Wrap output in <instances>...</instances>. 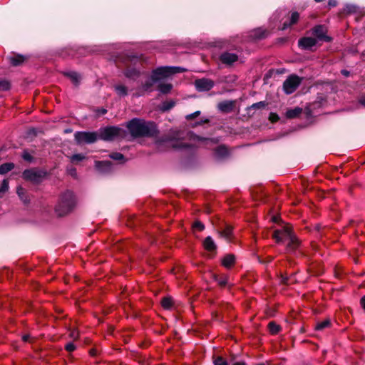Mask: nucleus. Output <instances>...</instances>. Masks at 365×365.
<instances>
[{
    "mask_svg": "<svg viewBox=\"0 0 365 365\" xmlns=\"http://www.w3.org/2000/svg\"><path fill=\"white\" fill-rule=\"evenodd\" d=\"M204 247L207 251H213L216 249V245L211 237H207L203 242Z\"/></svg>",
    "mask_w": 365,
    "mask_h": 365,
    "instance_id": "nucleus-20",
    "label": "nucleus"
},
{
    "mask_svg": "<svg viewBox=\"0 0 365 365\" xmlns=\"http://www.w3.org/2000/svg\"><path fill=\"white\" fill-rule=\"evenodd\" d=\"M9 190V182L7 180H4L0 187V193H4Z\"/></svg>",
    "mask_w": 365,
    "mask_h": 365,
    "instance_id": "nucleus-36",
    "label": "nucleus"
},
{
    "mask_svg": "<svg viewBox=\"0 0 365 365\" xmlns=\"http://www.w3.org/2000/svg\"><path fill=\"white\" fill-rule=\"evenodd\" d=\"M302 108H295L294 109L288 110L286 112V116L288 118H294L298 116L302 113Z\"/></svg>",
    "mask_w": 365,
    "mask_h": 365,
    "instance_id": "nucleus-23",
    "label": "nucleus"
},
{
    "mask_svg": "<svg viewBox=\"0 0 365 365\" xmlns=\"http://www.w3.org/2000/svg\"><path fill=\"white\" fill-rule=\"evenodd\" d=\"M65 349L67 351L72 352L76 349V346L73 342H69L66 344V345L65 346Z\"/></svg>",
    "mask_w": 365,
    "mask_h": 365,
    "instance_id": "nucleus-43",
    "label": "nucleus"
},
{
    "mask_svg": "<svg viewBox=\"0 0 365 365\" xmlns=\"http://www.w3.org/2000/svg\"><path fill=\"white\" fill-rule=\"evenodd\" d=\"M44 173L34 169L26 170L23 173V178L34 182H38L41 180Z\"/></svg>",
    "mask_w": 365,
    "mask_h": 365,
    "instance_id": "nucleus-8",
    "label": "nucleus"
},
{
    "mask_svg": "<svg viewBox=\"0 0 365 365\" xmlns=\"http://www.w3.org/2000/svg\"><path fill=\"white\" fill-rule=\"evenodd\" d=\"M359 103L365 107V97H362L359 100Z\"/></svg>",
    "mask_w": 365,
    "mask_h": 365,
    "instance_id": "nucleus-53",
    "label": "nucleus"
},
{
    "mask_svg": "<svg viewBox=\"0 0 365 365\" xmlns=\"http://www.w3.org/2000/svg\"><path fill=\"white\" fill-rule=\"evenodd\" d=\"M361 305L365 310V295L361 299Z\"/></svg>",
    "mask_w": 365,
    "mask_h": 365,
    "instance_id": "nucleus-51",
    "label": "nucleus"
},
{
    "mask_svg": "<svg viewBox=\"0 0 365 365\" xmlns=\"http://www.w3.org/2000/svg\"><path fill=\"white\" fill-rule=\"evenodd\" d=\"M169 68H171L170 69V76L174 73L183 72L185 71V69L183 68L176 67V66H169Z\"/></svg>",
    "mask_w": 365,
    "mask_h": 365,
    "instance_id": "nucleus-37",
    "label": "nucleus"
},
{
    "mask_svg": "<svg viewBox=\"0 0 365 365\" xmlns=\"http://www.w3.org/2000/svg\"><path fill=\"white\" fill-rule=\"evenodd\" d=\"M110 158L115 160H124V156L123 154L120 153H113L110 155Z\"/></svg>",
    "mask_w": 365,
    "mask_h": 365,
    "instance_id": "nucleus-38",
    "label": "nucleus"
},
{
    "mask_svg": "<svg viewBox=\"0 0 365 365\" xmlns=\"http://www.w3.org/2000/svg\"><path fill=\"white\" fill-rule=\"evenodd\" d=\"M172 88L173 86L170 83H160L158 85L159 91L164 94L168 93Z\"/></svg>",
    "mask_w": 365,
    "mask_h": 365,
    "instance_id": "nucleus-25",
    "label": "nucleus"
},
{
    "mask_svg": "<svg viewBox=\"0 0 365 365\" xmlns=\"http://www.w3.org/2000/svg\"><path fill=\"white\" fill-rule=\"evenodd\" d=\"M25 58L23 56H16L10 58V62L13 66H19L24 61Z\"/></svg>",
    "mask_w": 365,
    "mask_h": 365,
    "instance_id": "nucleus-27",
    "label": "nucleus"
},
{
    "mask_svg": "<svg viewBox=\"0 0 365 365\" xmlns=\"http://www.w3.org/2000/svg\"><path fill=\"white\" fill-rule=\"evenodd\" d=\"M220 60L223 64L230 66L238 60V56L233 53L224 52L220 56Z\"/></svg>",
    "mask_w": 365,
    "mask_h": 365,
    "instance_id": "nucleus-12",
    "label": "nucleus"
},
{
    "mask_svg": "<svg viewBox=\"0 0 365 365\" xmlns=\"http://www.w3.org/2000/svg\"><path fill=\"white\" fill-rule=\"evenodd\" d=\"M170 69L169 66H162L153 70L151 74L152 79L158 82L170 76Z\"/></svg>",
    "mask_w": 365,
    "mask_h": 365,
    "instance_id": "nucleus-7",
    "label": "nucleus"
},
{
    "mask_svg": "<svg viewBox=\"0 0 365 365\" xmlns=\"http://www.w3.org/2000/svg\"><path fill=\"white\" fill-rule=\"evenodd\" d=\"M273 237L277 242L288 241L287 249L289 251L294 250L299 246V241L292 233L291 227L284 226L280 230H277L273 234Z\"/></svg>",
    "mask_w": 365,
    "mask_h": 365,
    "instance_id": "nucleus-3",
    "label": "nucleus"
},
{
    "mask_svg": "<svg viewBox=\"0 0 365 365\" xmlns=\"http://www.w3.org/2000/svg\"><path fill=\"white\" fill-rule=\"evenodd\" d=\"M106 112H107V110H106V109H102V110H101V114H105V113H106Z\"/></svg>",
    "mask_w": 365,
    "mask_h": 365,
    "instance_id": "nucleus-56",
    "label": "nucleus"
},
{
    "mask_svg": "<svg viewBox=\"0 0 365 365\" xmlns=\"http://www.w3.org/2000/svg\"><path fill=\"white\" fill-rule=\"evenodd\" d=\"M232 365H247L245 361H237L235 362Z\"/></svg>",
    "mask_w": 365,
    "mask_h": 365,
    "instance_id": "nucleus-52",
    "label": "nucleus"
},
{
    "mask_svg": "<svg viewBox=\"0 0 365 365\" xmlns=\"http://www.w3.org/2000/svg\"><path fill=\"white\" fill-rule=\"evenodd\" d=\"M30 336L29 335H24L22 336V339L23 341H29V339Z\"/></svg>",
    "mask_w": 365,
    "mask_h": 365,
    "instance_id": "nucleus-54",
    "label": "nucleus"
},
{
    "mask_svg": "<svg viewBox=\"0 0 365 365\" xmlns=\"http://www.w3.org/2000/svg\"><path fill=\"white\" fill-rule=\"evenodd\" d=\"M115 91L117 95L122 97L128 95V88L126 86L122 84H118L114 86Z\"/></svg>",
    "mask_w": 365,
    "mask_h": 365,
    "instance_id": "nucleus-21",
    "label": "nucleus"
},
{
    "mask_svg": "<svg viewBox=\"0 0 365 365\" xmlns=\"http://www.w3.org/2000/svg\"><path fill=\"white\" fill-rule=\"evenodd\" d=\"M200 114V111H195L193 113L188 114L186 115L187 120H192Z\"/></svg>",
    "mask_w": 365,
    "mask_h": 365,
    "instance_id": "nucleus-46",
    "label": "nucleus"
},
{
    "mask_svg": "<svg viewBox=\"0 0 365 365\" xmlns=\"http://www.w3.org/2000/svg\"><path fill=\"white\" fill-rule=\"evenodd\" d=\"M17 194L24 202H26V197H24V189L23 187L20 186L17 187Z\"/></svg>",
    "mask_w": 365,
    "mask_h": 365,
    "instance_id": "nucleus-41",
    "label": "nucleus"
},
{
    "mask_svg": "<svg viewBox=\"0 0 365 365\" xmlns=\"http://www.w3.org/2000/svg\"><path fill=\"white\" fill-rule=\"evenodd\" d=\"M254 34L255 37L261 38L264 37L265 31L262 30V29H258L254 31Z\"/></svg>",
    "mask_w": 365,
    "mask_h": 365,
    "instance_id": "nucleus-39",
    "label": "nucleus"
},
{
    "mask_svg": "<svg viewBox=\"0 0 365 365\" xmlns=\"http://www.w3.org/2000/svg\"><path fill=\"white\" fill-rule=\"evenodd\" d=\"M217 108L220 110L227 113L232 110L233 103L232 101H223L218 103Z\"/></svg>",
    "mask_w": 365,
    "mask_h": 365,
    "instance_id": "nucleus-19",
    "label": "nucleus"
},
{
    "mask_svg": "<svg viewBox=\"0 0 365 365\" xmlns=\"http://www.w3.org/2000/svg\"><path fill=\"white\" fill-rule=\"evenodd\" d=\"M269 331L272 334H277L280 330V327L274 322H271L268 324Z\"/></svg>",
    "mask_w": 365,
    "mask_h": 365,
    "instance_id": "nucleus-29",
    "label": "nucleus"
},
{
    "mask_svg": "<svg viewBox=\"0 0 365 365\" xmlns=\"http://www.w3.org/2000/svg\"><path fill=\"white\" fill-rule=\"evenodd\" d=\"M215 154L218 158H223L227 155V149L225 146H219L215 150Z\"/></svg>",
    "mask_w": 365,
    "mask_h": 365,
    "instance_id": "nucleus-28",
    "label": "nucleus"
},
{
    "mask_svg": "<svg viewBox=\"0 0 365 365\" xmlns=\"http://www.w3.org/2000/svg\"><path fill=\"white\" fill-rule=\"evenodd\" d=\"M215 279L218 282V284L222 287L225 286L226 284H227L228 282L227 276H223L219 279H217V277H215Z\"/></svg>",
    "mask_w": 365,
    "mask_h": 365,
    "instance_id": "nucleus-35",
    "label": "nucleus"
},
{
    "mask_svg": "<svg viewBox=\"0 0 365 365\" xmlns=\"http://www.w3.org/2000/svg\"><path fill=\"white\" fill-rule=\"evenodd\" d=\"M10 88V83L7 81H0V91H7Z\"/></svg>",
    "mask_w": 365,
    "mask_h": 365,
    "instance_id": "nucleus-33",
    "label": "nucleus"
},
{
    "mask_svg": "<svg viewBox=\"0 0 365 365\" xmlns=\"http://www.w3.org/2000/svg\"><path fill=\"white\" fill-rule=\"evenodd\" d=\"M214 365H228L227 361L221 356H217L214 359Z\"/></svg>",
    "mask_w": 365,
    "mask_h": 365,
    "instance_id": "nucleus-34",
    "label": "nucleus"
},
{
    "mask_svg": "<svg viewBox=\"0 0 365 365\" xmlns=\"http://www.w3.org/2000/svg\"><path fill=\"white\" fill-rule=\"evenodd\" d=\"M301 83V78L295 75L288 77L283 83V89L287 94L294 93Z\"/></svg>",
    "mask_w": 365,
    "mask_h": 365,
    "instance_id": "nucleus-5",
    "label": "nucleus"
},
{
    "mask_svg": "<svg viewBox=\"0 0 365 365\" xmlns=\"http://www.w3.org/2000/svg\"><path fill=\"white\" fill-rule=\"evenodd\" d=\"M273 220H274V222H276L277 219H276V217H273Z\"/></svg>",
    "mask_w": 365,
    "mask_h": 365,
    "instance_id": "nucleus-60",
    "label": "nucleus"
},
{
    "mask_svg": "<svg viewBox=\"0 0 365 365\" xmlns=\"http://www.w3.org/2000/svg\"><path fill=\"white\" fill-rule=\"evenodd\" d=\"M172 146H173V148H177V146H176L175 144H172Z\"/></svg>",
    "mask_w": 365,
    "mask_h": 365,
    "instance_id": "nucleus-59",
    "label": "nucleus"
},
{
    "mask_svg": "<svg viewBox=\"0 0 365 365\" xmlns=\"http://www.w3.org/2000/svg\"><path fill=\"white\" fill-rule=\"evenodd\" d=\"M190 137L192 138V139L194 140H197V141H202V140H205V141H208L209 140L208 139H203L199 136H197L192 133H190Z\"/></svg>",
    "mask_w": 365,
    "mask_h": 365,
    "instance_id": "nucleus-48",
    "label": "nucleus"
},
{
    "mask_svg": "<svg viewBox=\"0 0 365 365\" xmlns=\"http://www.w3.org/2000/svg\"><path fill=\"white\" fill-rule=\"evenodd\" d=\"M68 172L69 173L73 176V177H76V170L75 168H71L68 170Z\"/></svg>",
    "mask_w": 365,
    "mask_h": 365,
    "instance_id": "nucleus-50",
    "label": "nucleus"
},
{
    "mask_svg": "<svg viewBox=\"0 0 365 365\" xmlns=\"http://www.w3.org/2000/svg\"><path fill=\"white\" fill-rule=\"evenodd\" d=\"M330 326V320L326 319L322 322H319L317 323L315 326V329L317 331H322L324 329L327 327H329Z\"/></svg>",
    "mask_w": 365,
    "mask_h": 365,
    "instance_id": "nucleus-26",
    "label": "nucleus"
},
{
    "mask_svg": "<svg viewBox=\"0 0 365 365\" xmlns=\"http://www.w3.org/2000/svg\"><path fill=\"white\" fill-rule=\"evenodd\" d=\"M218 234L221 237L230 241L232 235V228L231 226L227 225L222 230L218 231Z\"/></svg>",
    "mask_w": 365,
    "mask_h": 365,
    "instance_id": "nucleus-15",
    "label": "nucleus"
},
{
    "mask_svg": "<svg viewBox=\"0 0 365 365\" xmlns=\"http://www.w3.org/2000/svg\"><path fill=\"white\" fill-rule=\"evenodd\" d=\"M14 168V164L12 163H6L0 165V174L4 175L11 171Z\"/></svg>",
    "mask_w": 365,
    "mask_h": 365,
    "instance_id": "nucleus-22",
    "label": "nucleus"
},
{
    "mask_svg": "<svg viewBox=\"0 0 365 365\" xmlns=\"http://www.w3.org/2000/svg\"><path fill=\"white\" fill-rule=\"evenodd\" d=\"M175 105V103L173 101H165L163 103L161 109L163 110H168L171 109Z\"/></svg>",
    "mask_w": 365,
    "mask_h": 365,
    "instance_id": "nucleus-32",
    "label": "nucleus"
},
{
    "mask_svg": "<svg viewBox=\"0 0 365 365\" xmlns=\"http://www.w3.org/2000/svg\"><path fill=\"white\" fill-rule=\"evenodd\" d=\"M214 81L209 78L197 79L195 81V86L198 91H208L214 86Z\"/></svg>",
    "mask_w": 365,
    "mask_h": 365,
    "instance_id": "nucleus-9",
    "label": "nucleus"
},
{
    "mask_svg": "<svg viewBox=\"0 0 365 365\" xmlns=\"http://www.w3.org/2000/svg\"><path fill=\"white\" fill-rule=\"evenodd\" d=\"M120 132L121 129L118 127H106L99 130L98 138L106 141L113 140L120 135Z\"/></svg>",
    "mask_w": 365,
    "mask_h": 365,
    "instance_id": "nucleus-4",
    "label": "nucleus"
},
{
    "mask_svg": "<svg viewBox=\"0 0 365 365\" xmlns=\"http://www.w3.org/2000/svg\"><path fill=\"white\" fill-rule=\"evenodd\" d=\"M328 5L330 7H334L336 6V0H329Z\"/></svg>",
    "mask_w": 365,
    "mask_h": 365,
    "instance_id": "nucleus-49",
    "label": "nucleus"
},
{
    "mask_svg": "<svg viewBox=\"0 0 365 365\" xmlns=\"http://www.w3.org/2000/svg\"><path fill=\"white\" fill-rule=\"evenodd\" d=\"M161 304L164 309H169L172 307V299L170 297H165L162 299Z\"/></svg>",
    "mask_w": 365,
    "mask_h": 365,
    "instance_id": "nucleus-30",
    "label": "nucleus"
},
{
    "mask_svg": "<svg viewBox=\"0 0 365 365\" xmlns=\"http://www.w3.org/2000/svg\"><path fill=\"white\" fill-rule=\"evenodd\" d=\"M235 262V255L229 254L224 257V258L222 260V264L225 267L230 268L234 264Z\"/></svg>",
    "mask_w": 365,
    "mask_h": 365,
    "instance_id": "nucleus-18",
    "label": "nucleus"
},
{
    "mask_svg": "<svg viewBox=\"0 0 365 365\" xmlns=\"http://www.w3.org/2000/svg\"><path fill=\"white\" fill-rule=\"evenodd\" d=\"M85 159V156L82 154H75L71 157L72 162H78Z\"/></svg>",
    "mask_w": 365,
    "mask_h": 365,
    "instance_id": "nucleus-40",
    "label": "nucleus"
},
{
    "mask_svg": "<svg viewBox=\"0 0 365 365\" xmlns=\"http://www.w3.org/2000/svg\"><path fill=\"white\" fill-rule=\"evenodd\" d=\"M98 138V133L96 132H76L75 139L78 143H93Z\"/></svg>",
    "mask_w": 365,
    "mask_h": 365,
    "instance_id": "nucleus-6",
    "label": "nucleus"
},
{
    "mask_svg": "<svg viewBox=\"0 0 365 365\" xmlns=\"http://www.w3.org/2000/svg\"><path fill=\"white\" fill-rule=\"evenodd\" d=\"M323 0H315L316 2H321Z\"/></svg>",
    "mask_w": 365,
    "mask_h": 365,
    "instance_id": "nucleus-58",
    "label": "nucleus"
},
{
    "mask_svg": "<svg viewBox=\"0 0 365 365\" xmlns=\"http://www.w3.org/2000/svg\"><path fill=\"white\" fill-rule=\"evenodd\" d=\"M124 75L129 79L135 80L140 76V71L135 68H130L125 71Z\"/></svg>",
    "mask_w": 365,
    "mask_h": 365,
    "instance_id": "nucleus-17",
    "label": "nucleus"
},
{
    "mask_svg": "<svg viewBox=\"0 0 365 365\" xmlns=\"http://www.w3.org/2000/svg\"><path fill=\"white\" fill-rule=\"evenodd\" d=\"M64 75L68 77L76 86L79 85L81 78L78 73L75 71H67L64 73Z\"/></svg>",
    "mask_w": 365,
    "mask_h": 365,
    "instance_id": "nucleus-16",
    "label": "nucleus"
},
{
    "mask_svg": "<svg viewBox=\"0 0 365 365\" xmlns=\"http://www.w3.org/2000/svg\"><path fill=\"white\" fill-rule=\"evenodd\" d=\"M187 147L186 145H180V146H178V148H185Z\"/></svg>",
    "mask_w": 365,
    "mask_h": 365,
    "instance_id": "nucleus-57",
    "label": "nucleus"
},
{
    "mask_svg": "<svg viewBox=\"0 0 365 365\" xmlns=\"http://www.w3.org/2000/svg\"><path fill=\"white\" fill-rule=\"evenodd\" d=\"M69 336L71 339L76 340L78 338V332L76 330H71L69 333Z\"/></svg>",
    "mask_w": 365,
    "mask_h": 365,
    "instance_id": "nucleus-45",
    "label": "nucleus"
},
{
    "mask_svg": "<svg viewBox=\"0 0 365 365\" xmlns=\"http://www.w3.org/2000/svg\"><path fill=\"white\" fill-rule=\"evenodd\" d=\"M155 83H157V81H154L153 79H152V76H150V78L143 83L141 87L136 89L135 92L133 93V96L140 97L142 96L145 92L150 91L153 84Z\"/></svg>",
    "mask_w": 365,
    "mask_h": 365,
    "instance_id": "nucleus-11",
    "label": "nucleus"
},
{
    "mask_svg": "<svg viewBox=\"0 0 365 365\" xmlns=\"http://www.w3.org/2000/svg\"><path fill=\"white\" fill-rule=\"evenodd\" d=\"M299 18V14L297 12H293L291 16L290 23L289 24H287L286 22L284 23L283 27L282 29L284 30V29H287L289 26H290L292 24L297 23Z\"/></svg>",
    "mask_w": 365,
    "mask_h": 365,
    "instance_id": "nucleus-24",
    "label": "nucleus"
},
{
    "mask_svg": "<svg viewBox=\"0 0 365 365\" xmlns=\"http://www.w3.org/2000/svg\"><path fill=\"white\" fill-rule=\"evenodd\" d=\"M342 74H344L345 76H348L349 75V72L346 71V70H343L341 71Z\"/></svg>",
    "mask_w": 365,
    "mask_h": 365,
    "instance_id": "nucleus-55",
    "label": "nucleus"
},
{
    "mask_svg": "<svg viewBox=\"0 0 365 365\" xmlns=\"http://www.w3.org/2000/svg\"><path fill=\"white\" fill-rule=\"evenodd\" d=\"M298 44L304 49H311L317 44V39L312 37H304L299 41Z\"/></svg>",
    "mask_w": 365,
    "mask_h": 365,
    "instance_id": "nucleus-13",
    "label": "nucleus"
},
{
    "mask_svg": "<svg viewBox=\"0 0 365 365\" xmlns=\"http://www.w3.org/2000/svg\"><path fill=\"white\" fill-rule=\"evenodd\" d=\"M76 204V200L74 194L71 191H66L63 193L56 205L55 212L59 217H63L70 213Z\"/></svg>",
    "mask_w": 365,
    "mask_h": 365,
    "instance_id": "nucleus-2",
    "label": "nucleus"
},
{
    "mask_svg": "<svg viewBox=\"0 0 365 365\" xmlns=\"http://www.w3.org/2000/svg\"><path fill=\"white\" fill-rule=\"evenodd\" d=\"M193 227H194L195 229H197V230H200V231H202V230H204L205 226H204V225H203L202 222H199V221H197V222H195L194 223V225H193Z\"/></svg>",
    "mask_w": 365,
    "mask_h": 365,
    "instance_id": "nucleus-44",
    "label": "nucleus"
},
{
    "mask_svg": "<svg viewBox=\"0 0 365 365\" xmlns=\"http://www.w3.org/2000/svg\"><path fill=\"white\" fill-rule=\"evenodd\" d=\"M327 29L322 25L316 26L312 29V34L319 41H331V38L327 34Z\"/></svg>",
    "mask_w": 365,
    "mask_h": 365,
    "instance_id": "nucleus-10",
    "label": "nucleus"
},
{
    "mask_svg": "<svg viewBox=\"0 0 365 365\" xmlns=\"http://www.w3.org/2000/svg\"><path fill=\"white\" fill-rule=\"evenodd\" d=\"M112 164L110 161H96V168L101 173H107L111 170Z\"/></svg>",
    "mask_w": 365,
    "mask_h": 365,
    "instance_id": "nucleus-14",
    "label": "nucleus"
},
{
    "mask_svg": "<svg viewBox=\"0 0 365 365\" xmlns=\"http://www.w3.org/2000/svg\"><path fill=\"white\" fill-rule=\"evenodd\" d=\"M22 158L24 160L28 162H31L33 160V157L26 150H24L22 153Z\"/></svg>",
    "mask_w": 365,
    "mask_h": 365,
    "instance_id": "nucleus-42",
    "label": "nucleus"
},
{
    "mask_svg": "<svg viewBox=\"0 0 365 365\" xmlns=\"http://www.w3.org/2000/svg\"><path fill=\"white\" fill-rule=\"evenodd\" d=\"M358 8L353 4H347L344 9V12L346 14H352L357 12Z\"/></svg>",
    "mask_w": 365,
    "mask_h": 365,
    "instance_id": "nucleus-31",
    "label": "nucleus"
},
{
    "mask_svg": "<svg viewBox=\"0 0 365 365\" xmlns=\"http://www.w3.org/2000/svg\"><path fill=\"white\" fill-rule=\"evenodd\" d=\"M265 106V103L262 101L261 102H259V103H254L252 107L254 108H263Z\"/></svg>",
    "mask_w": 365,
    "mask_h": 365,
    "instance_id": "nucleus-47",
    "label": "nucleus"
},
{
    "mask_svg": "<svg viewBox=\"0 0 365 365\" xmlns=\"http://www.w3.org/2000/svg\"><path fill=\"white\" fill-rule=\"evenodd\" d=\"M127 128L133 137L153 136L157 133L154 123L134 118L127 124Z\"/></svg>",
    "mask_w": 365,
    "mask_h": 365,
    "instance_id": "nucleus-1",
    "label": "nucleus"
}]
</instances>
